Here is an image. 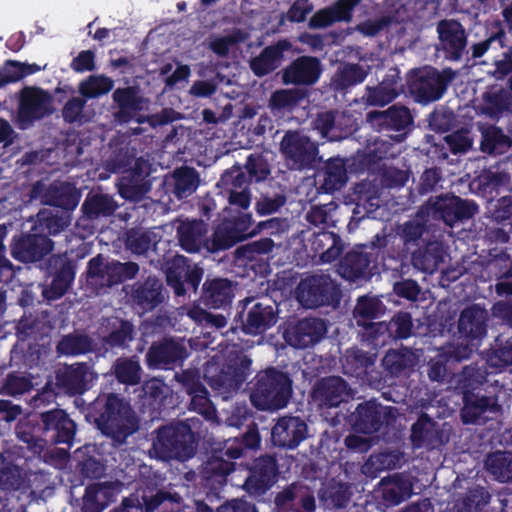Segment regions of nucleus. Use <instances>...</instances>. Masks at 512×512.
<instances>
[{
  "instance_id": "obj_30",
  "label": "nucleus",
  "mask_w": 512,
  "mask_h": 512,
  "mask_svg": "<svg viewBox=\"0 0 512 512\" xmlns=\"http://www.w3.org/2000/svg\"><path fill=\"white\" fill-rule=\"evenodd\" d=\"M75 264L66 255H52L47 262V272L52 277L49 297H62L75 279Z\"/></svg>"
},
{
  "instance_id": "obj_34",
  "label": "nucleus",
  "mask_w": 512,
  "mask_h": 512,
  "mask_svg": "<svg viewBox=\"0 0 512 512\" xmlns=\"http://www.w3.org/2000/svg\"><path fill=\"white\" fill-rule=\"evenodd\" d=\"M88 366L86 363L67 365L56 372L55 386L59 392L75 396L88 390Z\"/></svg>"
},
{
  "instance_id": "obj_40",
  "label": "nucleus",
  "mask_w": 512,
  "mask_h": 512,
  "mask_svg": "<svg viewBox=\"0 0 512 512\" xmlns=\"http://www.w3.org/2000/svg\"><path fill=\"white\" fill-rule=\"evenodd\" d=\"M42 413L21 419L16 426L17 438L27 444L34 454H40L46 446L44 429H42Z\"/></svg>"
},
{
  "instance_id": "obj_55",
  "label": "nucleus",
  "mask_w": 512,
  "mask_h": 512,
  "mask_svg": "<svg viewBox=\"0 0 512 512\" xmlns=\"http://www.w3.org/2000/svg\"><path fill=\"white\" fill-rule=\"evenodd\" d=\"M93 339L83 333H69L58 341L56 352L63 356L85 355L93 351Z\"/></svg>"
},
{
  "instance_id": "obj_5",
  "label": "nucleus",
  "mask_w": 512,
  "mask_h": 512,
  "mask_svg": "<svg viewBox=\"0 0 512 512\" xmlns=\"http://www.w3.org/2000/svg\"><path fill=\"white\" fill-rule=\"evenodd\" d=\"M292 384L290 375L276 367L259 371L251 390V403L261 411L282 409L287 406L292 396Z\"/></svg>"
},
{
  "instance_id": "obj_53",
  "label": "nucleus",
  "mask_w": 512,
  "mask_h": 512,
  "mask_svg": "<svg viewBox=\"0 0 512 512\" xmlns=\"http://www.w3.org/2000/svg\"><path fill=\"white\" fill-rule=\"evenodd\" d=\"M113 373L117 381L127 386H135L141 382L142 367L137 355L119 357L113 364Z\"/></svg>"
},
{
  "instance_id": "obj_4",
  "label": "nucleus",
  "mask_w": 512,
  "mask_h": 512,
  "mask_svg": "<svg viewBox=\"0 0 512 512\" xmlns=\"http://www.w3.org/2000/svg\"><path fill=\"white\" fill-rule=\"evenodd\" d=\"M488 374L486 367L477 364L465 366L461 372L458 388L463 396L460 416L464 424H477L494 404L493 398L485 393Z\"/></svg>"
},
{
  "instance_id": "obj_50",
  "label": "nucleus",
  "mask_w": 512,
  "mask_h": 512,
  "mask_svg": "<svg viewBox=\"0 0 512 512\" xmlns=\"http://www.w3.org/2000/svg\"><path fill=\"white\" fill-rule=\"evenodd\" d=\"M382 498L386 506H396L412 493L411 482L400 474L381 480Z\"/></svg>"
},
{
  "instance_id": "obj_12",
  "label": "nucleus",
  "mask_w": 512,
  "mask_h": 512,
  "mask_svg": "<svg viewBox=\"0 0 512 512\" xmlns=\"http://www.w3.org/2000/svg\"><path fill=\"white\" fill-rule=\"evenodd\" d=\"M204 269L184 256H177L167 263L166 282L178 297L188 291L197 293Z\"/></svg>"
},
{
  "instance_id": "obj_60",
  "label": "nucleus",
  "mask_w": 512,
  "mask_h": 512,
  "mask_svg": "<svg viewBox=\"0 0 512 512\" xmlns=\"http://www.w3.org/2000/svg\"><path fill=\"white\" fill-rule=\"evenodd\" d=\"M385 312L386 307L378 297L364 295L358 298L353 316L356 324H363L364 321L380 319Z\"/></svg>"
},
{
  "instance_id": "obj_25",
  "label": "nucleus",
  "mask_w": 512,
  "mask_h": 512,
  "mask_svg": "<svg viewBox=\"0 0 512 512\" xmlns=\"http://www.w3.org/2000/svg\"><path fill=\"white\" fill-rule=\"evenodd\" d=\"M51 96L43 89L25 87L20 93L18 120L22 124H31L50 113Z\"/></svg>"
},
{
  "instance_id": "obj_63",
  "label": "nucleus",
  "mask_w": 512,
  "mask_h": 512,
  "mask_svg": "<svg viewBox=\"0 0 512 512\" xmlns=\"http://www.w3.org/2000/svg\"><path fill=\"white\" fill-rule=\"evenodd\" d=\"M487 470L500 482L512 481V452L497 451L486 460Z\"/></svg>"
},
{
  "instance_id": "obj_7",
  "label": "nucleus",
  "mask_w": 512,
  "mask_h": 512,
  "mask_svg": "<svg viewBox=\"0 0 512 512\" xmlns=\"http://www.w3.org/2000/svg\"><path fill=\"white\" fill-rule=\"evenodd\" d=\"M455 77L456 73L451 68L439 70L426 65L412 69L407 78L409 96L424 106L439 101Z\"/></svg>"
},
{
  "instance_id": "obj_1",
  "label": "nucleus",
  "mask_w": 512,
  "mask_h": 512,
  "mask_svg": "<svg viewBox=\"0 0 512 512\" xmlns=\"http://www.w3.org/2000/svg\"><path fill=\"white\" fill-rule=\"evenodd\" d=\"M85 419L93 424L115 446L126 443L138 430V418L129 401L116 393L99 394L83 410Z\"/></svg>"
},
{
  "instance_id": "obj_46",
  "label": "nucleus",
  "mask_w": 512,
  "mask_h": 512,
  "mask_svg": "<svg viewBox=\"0 0 512 512\" xmlns=\"http://www.w3.org/2000/svg\"><path fill=\"white\" fill-rule=\"evenodd\" d=\"M352 495L351 484L338 481L335 478L329 480L319 491L320 501L327 509L346 508Z\"/></svg>"
},
{
  "instance_id": "obj_54",
  "label": "nucleus",
  "mask_w": 512,
  "mask_h": 512,
  "mask_svg": "<svg viewBox=\"0 0 512 512\" xmlns=\"http://www.w3.org/2000/svg\"><path fill=\"white\" fill-rule=\"evenodd\" d=\"M375 357L359 348L347 349L343 359L342 368L344 374L352 377H360L367 373V370L374 365Z\"/></svg>"
},
{
  "instance_id": "obj_38",
  "label": "nucleus",
  "mask_w": 512,
  "mask_h": 512,
  "mask_svg": "<svg viewBox=\"0 0 512 512\" xmlns=\"http://www.w3.org/2000/svg\"><path fill=\"white\" fill-rule=\"evenodd\" d=\"M108 333L101 338L102 345L106 350L121 349L129 347L136 336L134 324L127 320L114 317L108 320Z\"/></svg>"
},
{
  "instance_id": "obj_20",
  "label": "nucleus",
  "mask_w": 512,
  "mask_h": 512,
  "mask_svg": "<svg viewBox=\"0 0 512 512\" xmlns=\"http://www.w3.org/2000/svg\"><path fill=\"white\" fill-rule=\"evenodd\" d=\"M189 356L185 344L173 338L154 342L146 353V363L153 369H174Z\"/></svg>"
},
{
  "instance_id": "obj_51",
  "label": "nucleus",
  "mask_w": 512,
  "mask_h": 512,
  "mask_svg": "<svg viewBox=\"0 0 512 512\" xmlns=\"http://www.w3.org/2000/svg\"><path fill=\"white\" fill-rule=\"evenodd\" d=\"M312 247L315 253L320 255L322 262L332 263L342 254L344 244L338 234L323 231L315 235Z\"/></svg>"
},
{
  "instance_id": "obj_3",
  "label": "nucleus",
  "mask_w": 512,
  "mask_h": 512,
  "mask_svg": "<svg viewBox=\"0 0 512 512\" xmlns=\"http://www.w3.org/2000/svg\"><path fill=\"white\" fill-rule=\"evenodd\" d=\"M251 359L241 351H229L225 356H214L204 365L203 377L209 386L227 399L246 381Z\"/></svg>"
},
{
  "instance_id": "obj_22",
  "label": "nucleus",
  "mask_w": 512,
  "mask_h": 512,
  "mask_svg": "<svg viewBox=\"0 0 512 512\" xmlns=\"http://www.w3.org/2000/svg\"><path fill=\"white\" fill-rule=\"evenodd\" d=\"M323 72V66L315 56L303 55L294 59L282 70V82L306 88L316 84Z\"/></svg>"
},
{
  "instance_id": "obj_52",
  "label": "nucleus",
  "mask_w": 512,
  "mask_h": 512,
  "mask_svg": "<svg viewBox=\"0 0 512 512\" xmlns=\"http://www.w3.org/2000/svg\"><path fill=\"white\" fill-rule=\"evenodd\" d=\"M80 201V192L69 184H52L45 193V203L66 212L74 210Z\"/></svg>"
},
{
  "instance_id": "obj_17",
  "label": "nucleus",
  "mask_w": 512,
  "mask_h": 512,
  "mask_svg": "<svg viewBox=\"0 0 512 512\" xmlns=\"http://www.w3.org/2000/svg\"><path fill=\"white\" fill-rule=\"evenodd\" d=\"M53 248L54 242L47 235L32 231L13 238L11 255L22 263H35L41 261Z\"/></svg>"
},
{
  "instance_id": "obj_13",
  "label": "nucleus",
  "mask_w": 512,
  "mask_h": 512,
  "mask_svg": "<svg viewBox=\"0 0 512 512\" xmlns=\"http://www.w3.org/2000/svg\"><path fill=\"white\" fill-rule=\"evenodd\" d=\"M432 215L452 227L455 223L471 219L478 212L473 200L462 199L453 193L440 194L428 201Z\"/></svg>"
},
{
  "instance_id": "obj_9",
  "label": "nucleus",
  "mask_w": 512,
  "mask_h": 512,
  "mask_svg": "<svg viewBox=\"0 0 512 512\" xmlns=\"http://www.w3.org/2000/svg\"><path fill=\"white\" fill-rule=\"evenodd\" d=\"M235 320L245 334L257 336L272 328L278 321V311L270 298L247 297L241 301Z\"/></svg>"
},
{
  "instance_id": "obj_35",
  "label": "nucleus",
  "mask_w": 512,
  "mask_h": 512,
  "mask_svg": "<svg viewBox=\"0 0 512 512\" xmlns=\"http://www.w3.org/2000/svg\"><path fill=\"white\" fill-rule=\"evenodd\" d=\"M377 268L373 253L367 251H349L340 260L339 273L350 281L363 279L369 274L373 275L372 270Z\"/></svg>"
},
{
  "instance_id": "obj_41",
  "label": "nucleus",
  "mask_w": 512,
  "mask_h": 512,
  "mask_svg": "<svg viewBox=\"0 0 512 512\" xmlns=\"http://www.w3.org/2000/svg\"><path fill=\"white\" fill-rule=\"evenodd\" d=\"M118 207L112 195L92 190L87 193L81 212L86 219L94 221L113 216Z\"/></svg>"
},
{
  "instance_id": "obj_29",
  "label": "nucleus",
  "mask_w": 512,
  "mask_h": 512,
  "mask_svg": "<svg viewBox=\"0 0 512 512\" xmlns=\"http://www.w3.org/2000/svg\"><path fill=\"white\" fill-rule=\"evenodd\" d=\"M448 440L445 431L427 413H421L411 426L410 441L414 448H439Z\"/></svg>"
},
{
  "instance_id": "obj_64",
  "label": "nucleus",
  "mask_w": 512,
  "mask_h": 512,
  "mask_svg": "<svg viewBox=\"0 0 512 512\" xmlns=\"http://www.w3.org/2000/svg\"><path fill=\"white\" fill-rule=\"evenodd\" d=\"M398 96L395 80L384 79L375 87H367L366 103L370 106H385Z\"/></svg>"
},
{
  "instance_id": "obj_39",
  "label": "nucleus",
  "mask_w": 512,
  "mask_h": 512,
  "mask_svg": "<svg viewBox=\"0 0 512 512\" xmlns=\"http://www.w3.org/2000/svg\"><path fill=\"white\" fill-rule=\"evenodd\" d=\"M486 364L494 373L512 366V329L500 333L486 351Z\"/></svg>"
},
{
  "instance_id": "obj_8",
  "label": "nucleus",
  "mask_w": 512,
  "mask_h": 512,
  "mask_svg": "<svg viewBox=\"0 0 512 512\" xmlns=\"http://www.w3.org/2000/svg\"><path fill=\"white\" fill-rule=\"evenodd\" d=\"M280 152L291 169L311 170L321 160L319 145L300 130H288L280 141Z\"/></svg>"
},
{
  "instance_id": "obj_58",
  "label": "nucleus",
  "mask_w": 512,
  "mask_h": 512,
  "mask_svg": "<svg viewBox=\"0 0 512 512\" xmlns=\"http://www.w3.org/2000/svg\"><path fill=\"white\" fill-rule=\"evenodd\" d=\"M25 483V473L14 463L12 456L0 453V489L16 491Z\"/></svg>"
},
{
  "instance_id": "obj_57",
  "label": "nucleus",
  "mask_w": 512,
  "mask_h": 512,
  "mask_svg": "<svg viewBox=\"0 0 512 512\" xmlns=\"http://www.w3.org/2000/svg\"><path fill=\"white\" fill-rule=\"evenodd\" d=\"M70 224L68 215H60L53 211L43 209L36 214V221L32 231H38L43 235L56 236L64 231Z\"/></svg>"
},
{
  "instance_id": "obj_44",
  "label": "nucleus",
  "mask_w": 512,
  "mask_h": 512,
  "mask_svg": "<svg viewBox=\"0 0 512 512\" xmlns=\"http://www.w3.org/2000/svg\"><path fill=\"white\" fill-rule=\"evenodd\" d=\"M183 250L189 253L199 252L206 247L207 224L203 220L193 219L183 222L177 230Z\"/></svg>"
},
{
  "instance_id": "obj_14",
  "label": "nucleus",
  "mask_w": 512,
  "mask_h": 512,
  "mask_svg": "<svg viewBox=\"0 0 512 512\" xmlns=\"http://www.w3.org/2000/svg\"><path fill=\"white\" fill-rule=\"evenodd\" d=\"M327 333L326 322L318 317H304L289 321L283 332L285 342L297 349H306L319 343Z\"/></svg>"
},
{
  "instance_id": "obj_18",
  "label": "nucleus",
  "mask_w": 512,
  "mask_h": 512,
  "mask_svg": "<svg viewBox=\"0 0 512 512\" xmlns=\"http://www.w3.org/2000/svg\"><path fill=\"white\" fill-rule=\"evenodd\" d=\"M176 379L191 397L189 409L211 419L216 409L208 389L202 383L200 371L198 369L183 370L180 374H176Z\"/></svg>"
},
{
  "instance_id": "obj_49",
  "label": "nucleus",
  "mask_w": 512,
  "mask_h": 512,
  "mask_svg": "<svg viewBox=\"0 0 512 512\" xmlns=\"http://www.w3.org/2000/svg\"><path fill=\"white\" fill-rule=\"evenodd\" d=\"M285 46L278 42L265 47L258 56L250 60V69L257 77L266 76L275 71L284 57Z\"/></svg>"
},
{
  "instance_id": "obj_48",
  "label": "nucleus",
  "mask_w": 512,
  "mask_h": 512,
  "mask_svg": "<svg viewBox=\"0 0 512 512\" xmlns=\"http://www.w3.org/2000/svg\"><path fill=\"white\" fill-rule=\"evenodd\" d=\"M510 175L507 172H482L472 183L475 187L474 192L491 202L498 194L501 188L510 183Z\"/></svg>"
},
{
  "instance_id": "obj_56",
  "label": "nucleus",
  "mask_w": 512,
  "mask_h": 512,
  "mask_svg": "<svg viewBox=\"0 0 512 512\" xmlns=\"http://www.w3.org/2000/svg\"><path fill=\"white\" fill-rule=\"evenodd\" d=\"M172 178L173 188L171 192L178 200L192 195L199 185V174L193 167L182 166L175 169Z\"/></svg>"
},
{
  "instance_id": "obj_26",
  "label": "nucleus",
  "mask_w": 512,
  "mask_h": 512,
  "mask_svg": "<svg viewBox=\"0 0 512 512\" xmlns=\"http://www.w3.org/2000/svg\"><path fill=\"white\" fill-rule=\"evenodd\" d=\"M308 436V426L300 417L283 416L278 419L271 430L274 446L295 449Z\"/></svg>"
},
{
  "instance_id": "obj_59",
  "label": "nucleus",
  "mask_w": 512,
  "mask_h": 512,
  "mask_svg": "<svg viewBox=\"0 0 512 512\" xmlns=\"http://www.w3.org/2000/svg\"><path fill=\"white\" fill-rule=\"evenodd\" d=\"M491 499L490 493L482 486L469 489L465 495L457 499L450 512H480Z\"/></svg>"
},
{
  "instance_id": "obj_10",
  "label": "nucleus",
  "mask_w": 512,
  "mask_h": 512,
  "mask_svg": "<svg viewBox=\"0 0 512 512\" xmlns=\"http://www.w3.org/2000/svg\"><path fill=\"white\" fill-rule=\"evenodd\" d=\"M297 299L308 308L337 306L341 299L339 285L328 274H314L302 279Z\"/></svg>"
},
{
  "instance_id": "obj_47",
  "label": "nucleus",
  "mask_w": 512,
  "mask_h": 512,
  "mask_svg": "<svg viewBox=\"0 0 512 512\" xmlns=\"http://www.w3.org/2000/svg\"><path fill=\"white\" fill-rule=\"evenodd\" d=\"M490 270L495 276V292L498 296H512V256L501 251L490 261Z\"/></svg>"
},
{
  "instance_id": "obj_27",
  "label": "nucleus",
  "mask_w": 512,
  "mask_h": 512,
  "mask_svg": "<svg viewBox=\"0 0 512 512\" xmlns=\"http://www.w3.org/2000/svg\"><path fill=\"white\" fill-rule=\"evenodd\" d=\"M236 285L227 278H207L202 285L200 302L208 309L227 310L235 297Z\"/></svg>"
},
{
  "instance_id": "obj_16",
  "label": "nucleus",
  "mask_w": 512,
  "mask_h": 512,
  "mask_svg": "<svg viewBox=\"0 0 512 512\" xmlns=\"http://www.w3.org/2000/svg\"><path fill=\"white\" fill-rule=\"evenodd\" d=\"M151 171L152 166L148 160L143 157L136 158L132 167L120 178L119 195L130 201L141 200L151 190Z\"/></svg>"
},
{
  "instance_id": "obj_33",
  "label": "nucleus",
  "mask_w": 512,
  "mask_h": 512,
  "mask_svg": "<svg viewBox=\"0 0 512 512\" xmlns=\"http://www.w3.org/2000/svg\"><path fill=\"white\" fill-rule=\"evenodd\" d=\"M361 0H337L332 5L317 10L309 19L311 29L327 28L337 22H350L353 11Z\"/></svg>"
},
{
  "instance_id": "obj_31",
  "label": "nucleus",
  "mask_w": 512,
  "mask_h": 512,
  "mask_svg": "<svg viewBox=\"0 0 512 512\" xmlns=\"http://www.w3.org/2000/svg\"><path fill=\"white\" fill-rule=\"evenodd\" d=\"M488 311L478 304L464 308L458 319V332L464 341L482 340L488 331Z\"/></svg>"
},
{
  "instance_id": "obj_24",
  "label": "nucleus",
  "mask_w": 512,
  "mask_h": 512,
  "mask_svg": "<svg viewBox=\"0 0 512 512\" xmlns=\"http://www.w3.org/2000/svg\"><path fill=\"white\" fill-rule=\"evenodd\" d=\"M350 396L348 383L340 376L323 377L315 383L312 398L320 409L338 407Z\"/></svg>"
},
{
  "instance_id": "obj_37",
  "label": "nucleus",
  "mask_w": 512,
  "mask_h": 512,
  "mask_svg": "<svg viewBox=\"0 0 512 512\" xmlns=\"http://www.w3.org/2000/svg\"><path fill=\"white\" fill-rule=\"evenodd\" d=\"M132 300L144 312L157 308L164 301L163 284L156 277L149 276L143 282H137L131 293Z\"/></svg>"
},
{
  "instance_id": "obj_43",
  "label": "nucleus",
  "mask_w": 512,
  "mask_h": 512,
  "mask_svg": "<svg viewBox=\"0 0 512 512\" xmlns=\"http://www.w3.org/2000/svg\"><path fill=\"white\" fill-rule=\"evenodd\" d=\"M480 109L484 115L498 118L512 110V93L504 87L492 85L482 94Z\"/></svg>"
},
{
  "instance_id": "obj_2",
  "label": "nucleus",
  "mask_w": 512,
  "mask_h": 512,
  "mask_svg": "<svg viewBox=\"0 0 512 512\" xmlns=\"http://www.w3.org/2000/svg\"><path fill=\"white\" fill-rule=\"evenodd\" d=\"M260 444L261 437L256 428L220 442L203 463L201 473L206 485L211 488L224 485L227 476L235 469L234 460L241 458L247 450L257 449Z\"/></svg>"
},
{
  "instance_id": "obj_11",
  "label": "nucleus",
  "mask_w": 512,
  "mask_h": 512,
  "mask_svg": "<svg viewBox=\"0 0 512 512\" xmlns=\"http://www.w3.org/2000/svg\"><path fill=\"white\" fill-rule=\"evenodd\" d=\"M396 408L384 406L376 399L359 403L350 415L352 428L362 434H372L389 425L396 419Z\"/></svg>"
},
{
  "instance_id": "obj_23",
  "label": "nucleus",
  "mask_w": 512,
  "mask_h": 512,
  "mask_svg": "<svg viewBox=\"0 0 512 512\" xmlns=\"http://www.w3.org/2000/svg\"><path fill=\"white\" fill-rule=\"evenodd\" d=\"M123 487L119 480L88 484L82 496L81 512H103L116 500Z\"/></svg>"
},
{
  "instance_id": "obj_19",
  "label": "nucleus",
  "mask_w": 512,
  "mask_h": 512,
  "mask_svg": "<svg viewBox=\"0 0 512 512\" xmlns=\"http://www.w3.org/2000/svg\"><path fill=\"white\" fill-rule=\"evenodd\" d=\"M437 51L450 61L462 59L467 46V35L463 25L455 19H443L437 23Z\"/></svg>"
},
{
  "instance_id": "obj_21",
  "label": "nucleus",
  "mask_w": 512,
  "mask_h": 512,
  "mask_svg": "<svg viewBox=\"0 0 512 512\" xmlns=\"http://www.w3.org/2000/svg\"><path fill=\"white\" fill-rule=\"evenodd\" d=\"M42 422L46 444H73L77 425L66 411L55 408L42 412Z\"/></svg>"
},
{
  "instance_id": "obj_6",
  "label": "nucleus",
  "mask_w": 512,
  "mask_h": 512,
  "mask_svg": "<svg viewBox=\"0 0 512 512\" xmlns=\"http://www.w3.org/2000/svg\"><path fill=\"white\" fill-rule=\"evenodd\" d=\"M154 433L152 449L157 459L185 462L194 457L197 440L187 423L179 421L163 425Z\"/></svg>"
},
{
  "instance_id": "obj_36",
  "label": "nucleus",
  "mask_w": 512,
  "mask_h": 512,
  "mask_svg": "<svg viewBox=\"0 0 512 512\" xmlns=\"http://www.w3.org/2000/svg\"><path fill=\"white\" fill-rule=\"evenodd\" d=\"M112 100L118 108L115 117L121 123H129L143 109L144 98L138 86L115 89L112 93Z\"/></svg>"
},
{
  "instance_id": "obj_62",
  "label": "nucleus",
  "mask_w": 512,
  "mask_h": 512,
  "mask_svg": "<svg viewBox=\"0 0 512 512\" xmlns=\"http://www.w3.org/2000/svg\"><path fill=\"white\" fill-rule=\"evenodd\" d=\"M356 326L358 337L362 343L378 346L385 344L388 339L387 331L389 327L385 321H364L363 324H356Z\"/></svg>"
},
{
  "instance_id": "obj_15",
  "label": "nucleus",
  "mask_w": 512,
  "mask_h": 512,
  "mask_svg": "<svg viewBox=\"0 0 512 512\" xmlns=\"http://www.w3.org/2000/svg\"><path fill=\"white\" fill-rule=\"evenodd\" d=\"M279 474L277 457L270 454L261 455L254 459L249 468L244 488L251 496H261L278 481Z\"/></svg>"
},
{
  "instance_id": "obj_32",
  "label": "nucleus",
  "mask_w": 512,
  "mask_h": 512,
  "mask_svg": "<svg viewBox=\"0 0 512 512\" xmlns=\"http://www.w3.org/2000/svg\"><path fill=\"white\" fill-rule=\"evenodd\" d=\"M366 119L378 131L401 132L413 124L410 110L398 105H392L384 111H369Z\"/></svg>"
},
{
  "instance_id": "obj_42",
  "label": "nucleus",
  "mask_w": 512,
  "mask_h": 512,
  "mask_svg": "<svg viewBox=\"0 0 512 512\" xmlns=\"http://www.w3.org/2000/svg\"><path fill=\"white\" fill-rule=\"evenodd\" d=\"M369 74V67L358 63H341L331 77L330 86L335 92L343 93L348 89L365 81Z\"/></svg>"
},
{
  "instance_id": "obj_45",
  "label": "nucleus",
  "mask_w": 512,
  "mask_h": 512,
  "mask_svg": "<svg viewBox=\"0 0 512 512\" xmlns=\"http://www.w3.org/2000/svg\"><path fill=\"white\" fill-rule=\"evenodd\" d=\"M446 251L442 242L429 241L425 246L418 248L412 254V263L415 268L432 274L444 262Z\"/></svg>"
},
{
  "instance_id": "obj_61",
  "label": "nucleus",
  "mask_w": 512,
  "mask_h": 512,
  "mask_svg": "<svg viewBox=\"0 0 512 512\" xmlns=\"http://www.w3.org/2000/svg\"><path fill=\"white\" fill-rule=\"evenodd\" d=\"M112 261H105L102 254H98L91 258L87 263L86 278L91 284H98L102 287H113L116 284L109 275V267Z\"/></svg>"
},
{
  "instance_id": "obj_28",
  "label": "nucleus",
  "mask_w": 512,
  "mask_h": 512,
  "mask_svg": "<svg viewBox=\"0 0 512 512\" xmlns=\"http://www.w3.org/2000/svg\"><path fill=\"white\" fill-rule=\"evenodd\" d=\"M314 179L323 193L341 190L348 181L346 160L340 156L330 157L316 170Z\"/></svg>"
}]
</instances>
